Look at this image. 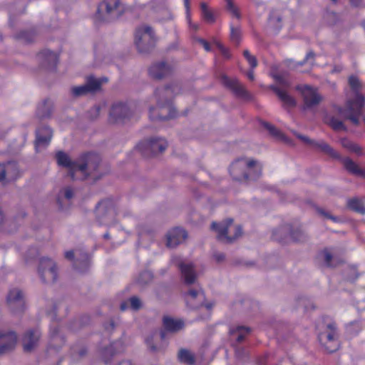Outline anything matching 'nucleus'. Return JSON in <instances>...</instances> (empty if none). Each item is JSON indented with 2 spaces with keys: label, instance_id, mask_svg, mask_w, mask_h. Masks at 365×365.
Segmentation results:
<instances>
[{
  "label": "nucleus",
  "instance_id": "obj_1",
  "mask_svg": "<svg viewBox=\"0 0 365 365\" xmlns=\"http://www.w3.org/2000/svg\"><path fill=\"white\" fill-rule=\"evenodd\" d=\"M364 106L365 97L361 93H354L348 98L344 108L333 104L332 113L325 115L324 121L335 131H346L347 128L343 120H349L354 125H359V117Z\"/></svg>",
  "mask_w": 365,
  "mask_h": 365
},
{
  "label": "nucleus",
  "instance_id": "obj_2",
  "mask_svg": "<svg viewBox=\"0 0 365 365\" xmlns=\"http://www.w3.org/2000/svg\"><path fill=\"white\" fill-rule=\"evenodd\" d=\"M101 162V156L95 153H86L77 158V167L71 171L72 180H85L88 178L95 181L102 176L98 173Z\"/></svg>",
  "mask_w": 365,
  "mask_h": 365
},
{
  "label": "nucleus",
  "instance_id": "obj_3",
  "mask_svg": "<svg viewBox=\"0 0 365 365\" xmlns=\"http://www.w3.org/2000/svg\"><path fill=\"white\" fill-rule=\"evenodd\" d=\"M230 173L233 180L240 182L256 180L262 175V166L254 159L242 157L233 161L230 166Z\"/></svg>",
  "mask_w": 365,
  "mask_h": 365
},
{
  "label": "nucleus",
  "instance_id": "obj_4",
  "mask_svg": "<svg viewBox=\"0 0 365 365\" xmlns=\"http://www.w3.org/2000/svg\"><path fill=\"white\" fill-rule=\"evenodd\" d=\"M162 94V93H156V106H150L149 108V117L152 121H165L178 116L172 101Z\"/></svg>",
  "mask_w": 365,
  "mask_h": 365
},
{
  "label": "nucleus",
  "instance_id": "obj_5",
  "mask_svg": "<svg viewBox=\"0 0 365 365\" xmlns=\"http://www.w3.org/2000/svg\"><path fill=\"white\" fill-rule=\"evenodd\" d=\"M211 228L217 232V240L226 244L234 242L242 233L240 225L233 226L232 218H227L220 223L213 222Z\"/></svg>",
  "mask_w": 365,
  "mask_h": 365
},
{
  "label": "nucleus",
  "instance_id": "obj_6",
  "mask_svg": "<svg viewBox=\"0 0 365 365\" xmlns=\"http://www.w3.org/2000/svg\"><path fill=\"white\" fill-rule=\"evenodd\" d=\"M156 43V37L150 26L143 25L135 31V44L140 53H148L153 49Z\"/></svg>",
  "mask_w": 365,
  "mask_h": 365
},
{
  "label": "nucleus",
  "instance_id": "obj_7",
  "mask_svg": "<svg viewBox=\"0 0 365 365\" xmlns=\"http://www.w3.org/2000/svg\"><path fill=\"white\" fill-rule=\"evenodd\" d=\"M326 329L319 335V340L325 349L333 353L339 348V333L336 324L330 319L328 322L324 320Z\"/></svg>",
  "mask_w": 365,
  "mask_h": 365
},
{
  "label": "nucleus",
  "instance_id": "obj_8",
  "mask_svg": "<svg viewBox=\"0 0 365 365\" xmlns=\"http://www.w3.org/2000/svg\"><path fill=\"white\" fill-rule=\"evenodd\" d=\"M133 110L127 102L118 101L112 104L108 120L113 124H123L133 115Z\"/></svg>",
  "mask_w": 365,
  "mask_h": 365
},
{
  "label": "nucleus",
  "instance_id": "obj_9",
  "mask_svg": "<svg viewBox=\"0 0 365 365\" xmlns=\"http://www.w3.org/2000/svg\"><path fill=\"white\" fill-rule=\"evenodd\" d=\"M38 274L43 283L48 284L54 283L58 277L56 262L48 257L41 258L38 267Z\"/></svg>",
  "mask_w": 365,
  "mask_h": 365
},
{
  "label": "nucleus",
  "instance_id": "obj_10",
  "mask_svg": "<svg viewBox=\"0 0 365 365\" xmlns=\"http://www.w3.org/2000/svg\"><path fill=\"white\" fill-rule=\"evenodd\" d=\"M168 142L162 138H150L140 143L138 148L142 155L149 158L163 153L168 148Z\"/></svg>",
  "mask_w": 365,
  "mask_h": 365
},
{
  "label": "nucleus",
  "instance_id": "obj_11",
  "mask_svg": "<svg viewBox=\"0 0 365 365\" xmlns=\"http://www.w3.org/2000/svg\"><path fill=\"white\" fill-rule=\"evenodd\" d=\"M185 300L187 306L192 309H197L203 306L207 309H211L213 306L212 303H205V295L200 287L189 289L185 294Z\"/></svg>",
  "mask_w": 365,
  "mask_h": 365
},
{
  "label": "nucleus",
  "instance_id": "obj_12",
  "mask_svg": "<svg viewBox=\"0 0 365 365\" xmlns=\"http://www.w3.org/2000/svg\"><path fill=\"white\" fill-rule=\"evenodd\" d=\"M172 262L179 269L181 279L186 285L194 284L197 280V272L191 262H185L180 258H173Z\"/></svg>",
  "mask_w": 365,
  "mask_h": 365
},
{
  "label": "nucleus",
  "instance_id": "obj_13",
  "mask_svg": "<svg viewBox=\"0 0 365 365\" xmlns=\"http://www.w3.org/2000/svg\"><path fill=\"white\" fill-rule=\"evenodd\" d=\"M96 216L101 225L110 223L115 217V210L113 202L108 200H104L98 203L95 210Z\"/></svg>",
  "mask_w": 365,
  "mask_h": 365
},
{
  "label": "nucleus",
  "instance_id": "obj_14",
  "mask_svg": "<svg viewBox=\"0 0 365 365\" xmlns=\"http://www.w3.org/2000/svg\"><path fill=\"white\" fill-rule=\"evenodd\" d=\"M6 301L12 312L18 314L24 312L25 299L21 290L16 288L11 289L7 295Z\"/></svg>",
  "mask_w": 365,
  "mask_h": 365
},
{
  "label": "nucleus",
  "instance_id": "obj_15",
  "mask_svg": "<svg viewBox=\"0 0 365 365\" xmlns=\"http://www.w3.org/2000/svg\"><path fill=\"white\" fill-rule=\"evenodd\" d=\"M19 175V170L16 163L9 161L0 163V182L6 183L15 180Z\"/></svg>",
  "mask_w": 365,
  "mask_h": 365
},
{
  "label": "nucleus",
  "instance_id": "obj_16",
  "mask_svg": "<svg viewBox=\"0 0 365 365\" xmlns=\"http://www.w3.org/2000/svg\"><path fill=\"white\" fill-rule=\"evenodd\" d=\"M120 0H103L98 6L97 12L100 15H106L109 18L118 17L120 15Z\"/></svg>",
  "mask_w": 365,
  "mask_h": 365
},
{
  "label": "nucleus",
  "instance_id": "obj_17",
  "mask_svg": "<svg viewBox=\"0 0 365 365\" xmlns=\"http://www.w3.org/2000/svg\"><path fill=\"white\" fill-rule=\"evenodd\" d=\"M108 79L106 77L96 78L93 76H89L86 78V83L83 85L72 87L71 91H99L103 84L108 83Z\"/></svg>",
  "mask_w": 365,
  "mask_h": 365
},
{
  "label": "nucleus",
  "instance_id": "obj_18",
  "mask_svg": "<svg viewBox=\"0 0 365 365\" xmlns=\"http://www.w3.org/2000/svg\"><path fill=\"white\" fill-rule=\"evenodd\" d=\"M17 336L14 331H0V356L14 349Z\"/></svg>",
  "mask_w": 365,
  "mask_h": 365
},
{
  "label": "nucleus",
  "instance_id": "obj_19",
  "mask_svg": "<svg viewBox=\"0 0 365 365\" xmlns=\"http://www.w3.org/2000/svg\"><path fill=\"white\" fill-rule=\"evenodd\" d=\"M41 336V333L38 329H33L28 330L22 339L24 350L26 352H31L36 349Z\"/></svg>",
  "mask_w": 365,
  "mask_h": 365
},
{
  "label": "nucleus",
  "instance_id": "obj_20",
  "mask_svg": "<svg viewBox=\"0 0 365 365\" xmlns=\"http://www.w3.org/2000/svg\"><path fill=\"white\" fill-rule=\"evenodd\" d=\"M37 58L43 67L54 71L58 63V55L49 50H43L37 54Z\"/></svg>",
  "mask_w": 365,
  "mask_h": 365
},
{
  "label": "nucleus",
  "instance_id": "obj_21",
  "mask_svg": "<svg viewBox=\"0 0 365 365\" xmlns=\"http://www.w3.org/2000/svg\"><path fill=\"white\" fill-rule=\"evenodd\" d=\"M187 237V232L182 228L175 227L166 234V246L175 248Z\"/></svg>",
  "mask_w": 365,
  "mask_h": 365
},
{
  "label": "nucleus",
  "instance_id": "obj_22",
  "mask_svg": "<svg viewBox=\"0 0 365 365\" xmlns=\"http://www.w3.org/2000/svg\"><path fill=\"white\" fill-rule=\"evenodd\" d=\"M53 136V130L47 125H41L36 130L35 145L38 149L39 147H46Z\"/></svg>",
  "mask_w": 365,
  "mask_h": 365
},
{
  "label": "nucleus",
  "instance_id": "obj_23",
  "mask_svg": "<svg viewBox=\"0 0 365 365\" xmlns=\"http://www.w3.org/2000/svg\"><path fill=\"white\" fill-rule=\"evenodd\" d=\"M90 266V257L82 249L76 250V259L73 262V268L80 272H85Z\"/></svg>",
  "mask_w": 365,
  "mask_h": 365
},
{
  "label": "nucleus",
  "instance_id": "obj_24",
  "mask_svg": "<svg viewBox=\"0 0 365 365\" xmlns=\"http://www.w3.org/2000/svg\"><path fill=\"white\" fill-rule=\"evenodd\" d=\"M292 225L289 224L283 225L272 231V238L280 244L285 245L290 242V233Z\"/></svg>",
  "mask_w": 365,
  "mask_h": 365
},
{
  "label": "nucleus",
  "instance_id": "obj_25",
  "mask_svg": "<svg viewBox=\"0 0 365 365\" xmlns=\"http://www.w3.org/2000/svg\"><path fill=\"white\" fill-rule=\"evenodd\" d=\"M218 79L221 84L230 91H245L243 85L236 77L229 76L222 73L219 75Z\"/></svg>",
  "mask_w": 365,
  "mask_h": 365
},
{
  "label": "nucleus",
  "instance_id": "obj_26",
  "mask_svg": "<svg viewBox=\"0 0 365 365\" xmlns=\"http://www.w3.org/2000/svg\"><path fill=\"white\" fill-rule=\"evenodd\" d=\"M171 71V67L165 62L154 63L148 70L150 76L155 79H162L170 75Z\"/></svg>",
  "mask_w": 365,
  "mask_h": 365
},
{
  "label": "nucleus",
  "instance_id": "obj_27",
  "mask_svg": "<svg viewBox=\"0 0 365 365\" xmlns=\"http://www.w3.org/2000/svg\"><path fill=\"white\" fill-rule=\"evenodd\" d=\"M300 97L303 101L304 110L317 107L324 99L320 93H300Z\"/></svg>",
  "mask_w": 365,
  "mask_h": 365
},
{
  "label": "nucleus",
  "instance_id": "obj_28",
  "mask_svg": "<svg viewBox=\"0 0 365 365\" xmlns=\"http://www.w3.org/2000/svg\"><path fill=\"white\" fill-rule=\"evenodd\" d=\"M123 351V344L121 341L111 343L109 346L103 348L101 351L102 358L106 363L110 361L111 358L118 353Z\"/></svg>",
  "mask_w": 365,
  "mask_h": 365
},
{
  "label": "nucleus",
  "instance_id": "obj_29",
  "mask_svg": "<svg viewBox=\"0 0 365 365\" xmlns=\"http://www.w3.org/2000/svg\"><path fill=\"white\" fill-rule=\"evenodd\" d=\"M53 105L51 100L45 99L37 106L36 116L39 120L50 118L53 112Z\"/></svg>",
  "mask_w": 365,
  "mask_h": 365
},
{
  "label": "nucleus",
  "instance_id": "obj_30",
  "mask_svg": "<svg viewBox=\"0 0 365 365\" xmlns=\"http://www.w3.org/2000/svg\"><path fill=\"white\" fill-rule=\"evenodd\" d=\"M273 78L277 86L273 88V91H286L285 90L291 87L292 82L289 74L285 73H277L274 74Z\"/></svg>",
  "mask_w": 365,
  "mask_h": 365
},
{
  "label": "nucleus",
  "instance_id": "obj_31",
  "mask_svg": "<svg viewBox=\"0 0 365 365\" xmlns=\"http://www.w3.org/2000/svg\"><path fill=\"white\" fill-rule=\"evenodd\" d=\"M56 161L58 165L68 169V175L71 178V170L77 167V159L71 160L69 156L63 151H58L56 154Z\"/></svg>",
  "mask_w": 365,
  "mask_h": 365
},
{
  "label": "nucleus",
  "instance_id": "obj_32",
  "mask_svg": "<svg viewBox=\"0 0 365 365\" xmlns=\"http://www.w3.org/2000/svg\"><path fill=\"white\" fill-rule=\"evenodd\" d=\"M163 324L168 332L175 333L183 329L185 324L181 319H175L170 317L165 316L163 318Z\"/></svg>",
  "mask_w": 365,
  "mask_h": 365
},
{
  "label": "nucleus",
  "instance_id": "obj_33",
  "mask_svg": "<svg viewBox=\"0 0 365 365\" xmlns=\"http://www.w3.org/2000/svg\"><path fill=\"white\" fill-rule=\"evenodd\" d=\"M339 159L348 172L355 175L365 177V169H361L351 158L340 157Z\"/></svg>",
  "mask_w": 365,
  "mask_h": 365
},
{
  "label": "nucleus",
  "instance_id": "obj_34",
  "mask_svg": "<svg viewBox=\"0 0 365 365\" xmlns=\"http://www.w3.org/2000/svg\"><path fill=\"white\" fill-rule=\"evenodd\" d=\"M312 147L314 148L319 149V150L324 152L326 154H328L332 158H340V155L324 140H314Z\"/></svg>",
  "mask_w": 365,
  "mask_h": 365
},
{
  "label": "nucleus",
  "instance_id": "obj_35",
  "mask_svg": "<svg viewBox=\"0 0 365 365\" xmlns=\"http://www.w3.org/2000/svg\"><path fill=\"white\" fill-rule=\"evenodd\" d=\"M286 109L292 108L297 106V100L290 93H276Z\"/></svg>",
  "mask_w": 365,
  "mask_h": 365
},
{
  "label": "nucleus",
  "instance_id": "obj_36",
  "mask_svg": "<svg viewBox=\"0 0 365 365\" xmlns=\"http://www.w3.org/2000/svg\"><path fill=\"white\" fill-rule=\"evenodd\" d=\"M347 207L352 211L365 215V205L364 202L357 197L349 199L347 200Z\"/></svg>",
  "mask_w": 365,
  "mask_h": 365
},
{
  "label": "nucleus",
  "instance_id": "obj_37",
  "mask_svg": "<svg viewBox=\"0 0 365 365\" xmlns=\"http://www.w3.org/2000/svg\"><path fill=\"white\" fill-rule=\"evenodd\" d=\"M200 6L203 20L207 24H214L216 18L213 11L208 8L207 4L205 2H201Z\"/></svg>",
  "mask_w": 365,
  "mask_h": 365
},
{
  "label": "nucleus",
  "instance_id": "obj_38",
  "mask_svg": "<svg viewBox=\"0 0 365 365\" xmlns=\"http://www.w3.org/2000/svg\"><path fill=\"white\" fill-rule=\"evenodd\" d=\"M309 239L307 234L301 228L297 227L293 229L292 227V232L290 233V240L294 242H304Z\"/></svg>",
  "mask_w": 365,
  "mask_h": 365
},
{
  "label": "nucleus",
  "instance_id": "obj_39",
  "mask_svg": "<svg viewBox=\"0 0 365 365\" xmlns=\"http://www.w3.org/2000/svg\"><path fill=\"white\" fill-rule=\"evenodd\" d=\"M178 357L179 361L182 363H185L188 365H192L195 363L194 355L187 349H180Z\"/></svg>",
  "mask_w": 365,
  "mask_h": 365
},
{
  "label": "nucleus",
  "instance_id": "obj_40",
  "mask_svg": "<svg viewBox=\"0 0 365 365\" xmlns=\"http://www.w3.org/2000/svg\"><path fill=\"white\" fill-rule=\"evenodd\" d=\"M341 143L344 148L356 153L358 155H361L363 154L362 149L358 144H356L346 138L341 139Z\"/></svg>",
  "mask_w": 365,
  "mask_h": 365
},
{
  "label": "nucleus",
  "instance_id": "obj_41",
  "mask_svg": "<svg viewBox=\"0 0 365 365\" xmlns=\"http://www.w3.org/2000/svg\"><path fill=\"white\" fill-rule=\"evenodd\" d=\"M348 83L351 91H360L364 88L362 82L355 75H351L349 77Z\"/></svg>",
  "mask_w": 365,
  "mask_h": 365
},
{
  "label": "nucleus",
  "instance_id": "obj_42",
  "mask_svg": "<svg viewBox=\"0 0 365 365\" xmlns=\"http://www.w3.org/2000/svg\"><path fill=\"white\" fill-rule=\"evenodd\" d=\"M250 332V329L249 327H237L236 328V330H233L232 331V333L234 334H237V338H236V341L237 343H241L242 342L247 334H248Z\"/></svg>",
  "mask_w": 365,
  "mask_h": 365
},
{
  "label": "nucleus",
  "instance_id": "obj_43",
  "mask_svg": "<svg viewBox=\"0 0 365 365\" xmlns=\"http://www.w3.org/2000/svg\"><path fill=\"white\" fill-rule=\"evenodd\" d=\"M241 29L239 26H234L230 24V40L235 43L237 46L241 41Z\"/></svg>",
  "mask_w": 365,
  "mask_h": 365
},
{
  "label": "nucleus",
  "instance_id": "obj_44",
  "mask_svg": "<svg viewBox=\"0 0 365 365\" xmlns=\"http://www.w3.org/2000/svg\"><path fill=\"white\" fill-rule=\"evenodd\" d=\"M153 278V276L151 272L143 271L140 274L137 282L140 285H145L151 282Z\"/></svg>",
  "mask_w": 365,
  "mask_h": 365
},
{
  "label": "nucleus",
  "instance_id": "obj_45",
  "mask_svg": "<svg viewBox=\"0 0 365 365\" xmlns=\"http://www.w3.org/2000/svg\"><path fill=\"white\" fill-rule=\"evenodd\" d=\"M106 107V103H102L101 104L96 105L88 113V116L91 120H96L98 118L101 110L103 108Z\"/></svg>",
  "mask_w": 365,
  "mask_h": 365
},
{
  "label": "nucleus",
  "instance_id": "obj_46",
  "mask_svg": "<svg viewBox=\"0 0 365 365\" xmlns=\"http://www.w3.org/2000/svg\"><path fill=\"white\" fill-rule=\"evenodd\" d=\"M227 2L226 9L235 18L240 19L241 14L239 9L235 5L232 0H225Z\"/></svg>",
  "mask_w": 365,
  "mask_h": 365
},
{
  "label": "nucleus",
  "instance_id": "obj_47",
  "mask_svg": "<svg viewBox=\"0 0 365 365\" xmlns=\"http://www.w3.org/2000/svg\"><path fill=\"white\" fill-rule=\"evenodd\" d=\"M184 1V6L185 8L186 11V19L188 21L189 26L193 30L197 31L199 29V26L196 24H192L191 22V14H190V0H183Z\"/></svg>",
  "mask_w": 365,
  "mask_h": 365
},
{
  "label": "nucleus",
  "instance_id": "obj_48",
  "mask_svg": "<svg viewBox=\"0 0 365 365\" xmlns=\"http://www.w3.org/2000/svg\"><path fill=\"white\" fill-rule=\"evenodd\" d=\"M262 125L265 129H267L269 131L271 135L279 138L283 137V135L281 133V132L270 123L267 122H262Z\"/></svg>",
  "mask_w": 365,
  "mask_h": 365
},
{
  "label": "nucleus",
  "instance_id": "obj_49",
  "mask_svg": "<svg viewBox=\"0 0 365 365\" xmlns=\"http://www.w3.org/2000/svg\"><path fill=\"white\" fill-rule=\"evenodd\" d=\"M34 33L33 31H21L16 38L24 40L26 43H30L34 39Z\"/></svg>",
  "mask_w": 365,
  "mask_h": 365
},
{
  "label": "nucleus",
  "instance_id": "obj_50",
  "mask_svg": "<svg viewBox=\"0 0 365 365\" xmlns=\"http://www.w3.org/2000/svg\"><path fill=\"white\" fill-rule=\"evenodd\" d=\"M243 56L249 63L250 67L253 69L257 66V61L255 56L250 54L248 50H245Z\"/></svg>",
  "mask_w": 365,
  "mask_h": 365
},
{
  "label": "nucleus",
  "instance_id": "obj_51",
  "mask_svg": "<svg viewBox=\"0 0 365 365\" xmlns=\"http://www.w3.org/2000/svg\"><path fill=\"white\" fill-rule=\"evenodd\" d=\"M322 254L324 255V260L327 267H333L336 266V264H332L333 255L327 249L324 250Z\"/></svg>",
  "mask_w": 365,
  "mask_h": 365
},
{
  "label": "nucleus",
  "instance_id": "obj_52",
  "mask_svg": "<svg viewBox=\"0 0 365 365\" xmlns=\"http://www.w3.org/2000/svg\"><path fill=\"white\" fill-rule=\"evenodd\" d=\"M215 44L217 48L220 51L222 55L226 59H230L231 58V53L229 48L225 47L222 43L220 41H215Z\"/></svg>",
  "mask_w": 365,
  "mask_h": 365
},
{
  "label": "nucleus",
  "instance_id": "obj_53",
  "mask_svg": "<svg viewBox=\"0 0 365 365\" xmlns=\"http://www.w3.org/2000/svg\"><path fill=\"white\" fill-rule=\"evenodd\" d=\"M129 302L130 307L135 311H138L142 307V302L140 299L136 296L131 297L129 299Z\"/></svg>",
  "mask_w": 365,
  "mask_h": 365
},
{
  "label": "nucleus",
  "instance_id": "obj_54",
  "mask_svg": "<svg viewBox=\"0 0 365 365\" xmlns=\"http://www.w3.org/2000/svg\"><path fill=\"white\" fill-rule=\"evenodd\" d=\"M235 97L243 102L250 101L253 99L252 93H234Z\"/></svg>",
  "mask_w": 365,
  "mask_h": 365
},
{
  "label": "nucleus",
  "instance_id": "obj_55",
  "mask_svg": "<svg viewBox=\"0 0 365 365\" xmlns=\"http://www.w3.org/2000/svg\"><path fill=\"white\" fill-rule=\"evenodd\" d=\"M292 133L300 140H302L304 144L312 146L313 144V140L310 139L309 137L302 135L299 133H297L295 130H291Z\"/></svg>",
  "mask_w": 365,
  "mask_h": 365
},
{
  "label": "nucleus",
  "instance_id": "obj_56",
  "mask_svg": "<svg viewBox=\"0 0 365 365\" xmlns=\"http://www.w3.org/2000/svg\"><path fill=\"white\" fill-rule=\"evenodd\" d=\"M317 212L327 219H330V220H333L334 222L338 221V219L336 217L331 215L329 212L324 211L323 209L318 208Z\"/></svg>",
  "mask_w": 365,
  "mask_h": 365
},
{
  "label": "nucleus",
  "instance_id": "obj_57",
  "mask_svg": "<svg viewBox=\"0 0 365 365\" xmlns=\"http://www.w3.org/2000/svg\"><path fill=\"white\" fill-rule=\"evenodd\" d=\"M297 91H317L313 87L309 85H299L296 88Z\"/></svg>",
  "mask_w": 365,
  "mask_h": 365
},
{
  "label": "nucleus",
  "instance_id": "obj_58",
  "mask_svg": "<svg viewBox=\"0 0 365 365\" xmlns=\"http://www.w3.org/2000/svg\"><path fill=\"white\" fill-rule=\"evenodd\" d=\"M213 257L217 262H222L225 259V255L219 252H215Z\"/></svg>",
  "mask_w": 365,
  "mask_h": 365
},
{
  "label": "nucleus",
  "instance_id": "obj_59",
  "mask_svg": "<svg viewBox=\"0 0 365 365\" xmlns=\"http://www.w3.org/2000/svg\"><path fill=\"white\" fill-rule=\"evenodd\" d=\"M65 257L70 260V261H72L73 263L74 262V260L76 259V250L73 251V250H69V251H67L65 252Z\"/></svg>",
  "mask_w": 365,
  "mask_h": 365
},
{
  "label": "nucleus",
  "instance_id": "obj_60",
  "mask_svg": "<svg viewBox=\"0 0 365 365\" xmlns=\"http://www.w3.org/2000/svg\"><path fill=\"white\" fill-rule=\"evenodd\" d=\"M197 41L203 46L204 49L206 51H211V47H210V43L207 41H206L203 38H198Z\"/></svg>",
  "mask_w": 365,
  "mask_h": 365
},
{
  "label": "nucleus",
  "instance_id": "obj_61",
  "mask_svg": "<svg viewBox=\"0 0 365 365\" xmlns=\"http://www.w3.org/2000/svg\"><path fill=\"white\" fill-rule=\"evenodd\" d=\"M64 196L66 199L71 200L73 197V192L71 187H66L64 190Z\"/></svg>",
  "mask_w": 365,
  "mask_h": 365
},
{
  "label": "nucleus",
  "instance_id": "obj_62",
  "mask_svg": "<svg viewBox=\"0 0 365 365\" xmlns=\"http://www.w3.org/2000/svg\"><path fill=\"white\" fill-rule=\"evenodd\" d=\"M314 58H315V53H314V51H309L307 53V55H306V56H305V58H304V62H305V61H309V60H310V59H312V60H313V59H314Z\"/></svg>",
  "mask_w": 365,
  "mask_h": 365
},
{
  "label": "nucleus",
  "instance_id": "obj_63",
  "mask_svg": "<svg viewBox=\"0 0 365 365\" xmlns=\"http://www.w3.org/2000/svg\"><path fill=\"white\" fill-rule=\"evenodd\" d=\"M349 1L354 7H359L362 5V0H349Z\"/></svg>",
  "mask_w": 365,
  "mask_h": 365
},
{
  "label": "nucleus",
  "instance_id": "obj_64",
  "mask_svg": "<svg viewBox=\"0 0 365 365\" xmlns=\"http://www.w3.org/2000/svg\"><path fill=\"white\" fill-rule=\"evenodd\" d=\"M59 331V328L58 326H55L54 327L51 329V335L52 337H54L58 334Z\"/></svg>",
  "mask_w": 365,
  "mask_h": 365
}]
</instances>
